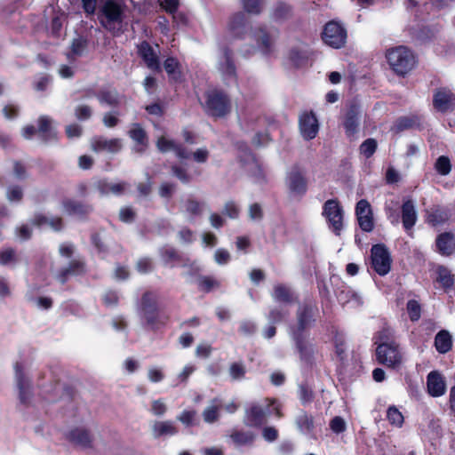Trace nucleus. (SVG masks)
I'll use <instances>...</instances> for the list:
<instances>
[{
  "label": "nucleus",
  "instance_id": "nucleus-1",
  "mask_svg": "<svg viewBox=\"0 0 455 455\" xmlns=\"http://www.w3.org/2000/svg\"><path fill=\"white\" fill-rule=\"evenodd\" d=\"M124 7L116 0H106L100 8L98 19L100 25L115 36L124 33Z\"/></svg>",
  "mask_w": 455,
  "mask_h": 455
},
{
  "label": "nucleus",
  "instance_id": "nucleus-2",
  "mask_svg": "<svg viewBox=\"0 0 455 455\" xmlns=\"http://www.w3.org/2000/svg\"><path fill=\"white\" fill-rule=\"evenodd\" d=\"M376 347V360L379 363L394 368L398 363V345L392 340L388 328H383L373 337Z\"/></svg>",
  "mask_w": 455,
  "mask_h": 455
},
{
  "label": "nucleus",
  "instance_id": "nucleus-3",
  "mask_svg": "<svg viewBox=\"0 0 455 455\" xmlns=\"http://www.w3.org/2000/svg\"><path fill=\"white\" fill-rule=\"evenodd\" d=\"M319 315L317 303L314 299H305L296 310V322L289 328L290 335L310 334Z\"/></svg>",
  "mask_w": 455,
  "mask_h": 455
},
{
  "label": "nucleus",
  "instance_id": "nucleus-4",
  "mask_svg": "<svg viewBox=\"0 0 455 455\" xmlns=\"http://www.w3.org/2000/svg\"><path fill=\"white\" fill-rule=\"evenodd\" d=\"M204 113L215 119L223 118L230 114L232 101L229 95L221 89H211L204 92V102L202 103Z\"/></svg>",
  "mask_w": 455,
  "mask_h": 455
},
{
  "label": "nucleus",
  "instance_id": "nucleus-5",
  "mask_svg": "<svg viewBox=\"0 0 455 455\" xmlns=\"http://www.w3.org/2000/svg\"><path fill=\"white\" fill-rule=\"evenodd\" d=\"M140 310L147 325L152 331H157L169 322V315L160 312L157 296L150 291H145L140 299Z\"/></svg>",
  "mask_w": 455,
  "mask_h": 455
},
{
  "label": "nucleus",
  "instance_id": "nucleus-6",
  "mask_svg": "<svg viewBox=\"0 0 455 455\" xmlns=\"http://www.w3.org/2000/svg\"><path fill=\"white\" fill-rule=\"evenodd\" d=\"M321 39L331 48L341 49L347 44V29L342 22L331 20L324 24L321 32Z\"/></svg>",
  "mask_w": 455,
  "mask_h": 455
},
{
  "label": "nucleus",
  "instance_id": "nucleus-7",
  "mask_svg": "<svg viewBox=\"0 0 455 455\" xmlns=\"http://www.w3.org/2000/svg\"><path fill=\"white\" fill-rule=\"evenodd\" d=\"M295 350L297 351L300 362L307 367L313 368L315 363V355L317 347L310 339V334L290 335Z\"/></svg>",
  "mask_w": 455,
  "mask_h": 455
},
{
  "label": "nucleus",
  "instance_id": "nucleus-8",
  "mask_svg": "<svg viewBox=\"0 0 455 455\" xmlns=\"http://www.w3.org/2000/svg\"><path fill=\"white\" fill-rule=\"evenodd\" d=\"M286 186L291 195L302 198L307 192L308 180L306 171L299 164L291 166L286 175Z\"/></svg>",
  "mask_w": 455,
  "mask_h": 455
},
{
  "label": "nucleus",
  "instance_id": "nucleus-9",
  "mask_svg": "<svg viewBox=\"0 0 455 455\" xmlns=\"http://www.w3.org/2000/svg\"><path fill=\"white\" fill-rule=\"evenodd\" d=\"M343 209L337 198L327 200L323 205V216L325 218L329 228L336 235H340L343 229Z\"/></svg>",
  "mask_w": 455,
  "mask_h": 455
},
{
  "label": "nucleus",
  "instance_id": "nucleus-10",
  "mask_svg": "<svg viewBox=\"0 0 455 455\" xmlns=\"http://www.w3.org/2000/svg\"><path fill=\"white\" fill-rule=\"evenodd\" d=\"M371 267L379 275L389 273L392 265L391 254L384 243L373 244L370 256Z\"/></svg>",
  "mask_w": 455,
  "mask_h": 455
},
{
  "label": "nucleus",
  "instance_id": "nucleus-11",
  "mask_svg": "<svg viewBox=\"0 0 455 455\" xmlns=\"http://www.w3.org/2000/svg\"><path fill=\"white\" fill-rule=\"evenodd\" d=\"M433 106L442 113L452 111L455 108V93L447 87L437 88L433 95Z\"/></svg>",
  "mask_w": 455,
  "mask_h": 455
},
{
  "label": "nucleus",
  "instance_id": "nucleus-12",
  "mask_svg": "<svg viewBox=\"0 0 455 455\" xmlns=\"http://www.w3.org/2000/svg\"><path fill=\"white\" fill-rule=\"evenodd\" d=\"M355 215L360 228L364 232H371L374 228V220L371 206L366 199H361L355 205Z\"/></svg>",
  "mask_w": 455,
  "mask_h": 455
},
{
  "label": "nucleus",
  "instance_id": "nucleus-13",
  "mask_svg": "<svg viewBox=\"0 0 455 455\" xmlns=\"http://www.w3.org/2000/svg\"><path fill=\"white\" fill-rule=\"evenodd\" d=\"M15 380L19 390V399L22 404H28L32 395L31 383L26 376L20 362L14 364Z\"/></svg>",
  "mask_w": 455,
  "mask_h": 455
},
{
  "label": "nucleus",
  "instance_id": "nucleus-14",
  "mask_svg": "<svg viewBox=\"0 0 455 455\" xmlns=\"http://www.w3.org/2000/svg\"><path fill=\"white\" fill-rule=\"evenodd\" d=\"M65 437L70 443L84 450L92 449L93 447V435L91 431L85 427H74L65 435Z\"/></svg>",
  "mask_w": 455,
  "mask_h": 455
},
{
  "label": "nucleus",
  "instance_id": "nucleus-15",
  "mask_svg": "<svg viewBox=\"0 0 455 455\" xmlns=\"http://www.w3.org/2000/svg\"><path fill=\"white\" fill-rule=\"evenodd\" d=\"M299 131L307 140L316 137L319 130L318 121L313 111H304L299 119Z\"/></svg>",
  "mask_w": 455,
  "mask_h": 455
},
{
  "label": "nucleus",
  "instance_id": "nucleus-16",
  "mask_svg": "<svg viewBox=\"0 0 455 455\" xmlns=\"http://www.w3.org/2000/svg\"><path fill=\"white\" fill-rule=\"evenodd\" d=\"M266 410L257 403H252L245 409L243 424L250 427L260 428L267 423Z\"/></svg>",
  "mask_w": 455,
  "mask_h": 455
},
{
  "label": "nucleus",
  "instance_id": "nucleus-17",
  "mask_svg": "<svg viewBox=\"0 0 455 455\" xmlns=\"http://www.w3.org/2000/svg\"><path fill=\"white\" fill-rule=\"evenodd\" d=\"M360 118V108L357 104H351L344 117L343 126L346 135L348 138L353 137L358 132Z\"/></svg>",
  "mask_w": 455,
  "mask_h": 455
},
{
  "label": "nucleus",
  "instance_id": "nucleus-18",
  "mask_svg": "<svg viewBox=\"0 0 455 455\" xmlns=\"http://www.w3.org/2000/svg\"><path fill=\"white\" fill-rule=\"evenodd\" d=\"M428 394L433 397H439L446 392V382L443 376L437 371H432L427 377Z\"/></svg>",
  "mask_w": 455,
  "mask_h": 455
},
{
  "label": "nucleus",
  "instance_id": "nucleus-19",
  "mask_svg": "<svg viewBox=\"0 0 455 455\" xmlns=\"http://www.w3.org/2000/svg\"><path fill=\"white\" fill-rule=\"evenodd\" d=\"M156 148L161 153L174 151L176 156L180 159H188L190 157V153L182 144L168 140L164 136L158 138Z\"/></svg>",
  "mask_w": 455,
  "mask_h": 455
},
{
  "label": "nucleus",
  "instance_id": "nucleus-20",
  "mask_svg": "<svg viewBox=\"0 0 455 455\" xmlns=\"http://www.w3.org/2000/svg\"><path fill=\"white\" fill-rule=\"evenodd\" d=\"M62 206L68 215H76L83 219H86L92 212L91 204L69 198L62 201Z\"/></svg>",
  "mask_w": 455,
  "mask_h": 455
},
{
  "label": "nucleus",
  "instance_id": "nucleus-21",
  "mask_svg": "<svg viewBox=\"0 0 455 455\" xmlns=\"http://www.w3.org/2000/svg\"><path fill=\"white\" fill-rule=\"evenodd\" d=\"M38 137L44 143L58 140V135L52 125V120L46 116H41L37 120Z\"/></svg>",
  "mask_w": 455,
  "mask_h": 455
},
{
  "label": "nucleus",
  "instance_id": "nucleus-22",
  "mask_svg": "<svg viewBox=\"0 0 455 455\" xmlns=\"http://www.w3.org/2000/svg\"><path fill=\"white\" fill-rule=\"evenodd\" d=\"M139 54L148 68L155 71H161L159 58L153 47L147 41H143L139 46Z\"/></svg>",
  "mask_w": 455,
  "mask_h": 455
},
{
  "label": "nucleus",
  "instance_id": "nucleus-23",
  "mask_svg": "<svg viewBox=\"0 0 455 455\" xmlns=\"http://www.w3.org/2000/svg\"><path fill=\"white\" fill-rule=\"evenodd\" d=\"M417 65L416 54L408 47L400 46V76L411 72Z\"/></svg>",
  "mask_w": 455,
  "mask_h": 455
},
{
  "label": "nucleus",
  "instance_id": "nucleus-24",
  "mask_svg": "<svg viewBox=\"0 0 455 455\" xmlns=\"http://www.w3.org/2000/svg\"><path fill=\"white\" fill-rule=\"evenodd\" d=\"M92 146L94 151H107L116 154L121 150L122 141L117 138L107 139L104 137H96L93 139Z\"/></svg>",
  "mask_w": 455,
  "mask_h": 455
},
{
  "label": "nucleus",
  "instance_id": "nucleus-25",
  "mask_svg": "<svg viewBox=\"0 0 455 455\" xmlns=\"http://www.w3.org/2000/svg\"><path fill=\"white\" fill-rule=\"evenodd\" d=\"M403 226L406 232L411 235V230L415 225L418 215L414 203L411 200L404 201L402 205Z\"/></svg>",
  "mask_w": 455,
  "mask_h": 455
},
{
  "label": "nucleus",
  "instance_id": "nucleus-26",
  "mask_svg": "<svg viewBox=\"0 0 455 455\" xmlns=\"http://www.w3.org/2000/svg\"><path fill=\"white\" fill-rule=\"evenodd\" d=\"M247 20L243 12L232 15L228 23V30L234 37L242 38L246 33Z\"/></svg>",
  "mask_w": 455,
  "mask_h": 455
},
{
  "label": "nucleus",
  "instance_id": "nucleus-27",
  "mask_svg": "<svg viewBox=\"0 0 455 455\" xmlns=\"http://www.w3.org/2000/svg\"><path fill=\"white\" fill-rule=\"evenodd\" d=\"M129 137L136 144V151L143 153L148 145V138L146 131L140 124H133L128 132Z\"/></svg>",
  "mask_w": 455,
  "mask_h": 455
},
{
  "label": "nucleus",
  "instance_id": "nucleus-28",
  "mask_svg": "<svg viewBox=\"0 0 455 455\" xmlns=\"http://www.w3.org/2000/svg\"><path fill=\"white\" fill-rule=\"evenodd\" d=\"M293 14V7L284 1L275 3L271 12V19L276 22L289 20Z\"/></svg>",
  "mask_w": 455,
  "mask_h": 455
},
{
  "label": "nucleus",
  "instance_id": "nucleus-29",
  "mask_svg": "<svg viewBox=\"0 0 455 455\" xmlns=\"http://www.w3.org/2000/svg\"><path fill=\"white\" fill-rule=\"evenodd\" d=\"M164 68L166 71L170 81L180 83L182 81V71L180 63L175 57H168L164 62Z\"/></svg>",
  "mask_w": 455,
  "mask_h": 455
},
{
  "label": "nucleus",
  "instance_id": "nucleus-30",
  "mask_svg": "<svg viewBox=\"0 0 455 455\" xmlns=\"http://www.w3.org/2000/svg\"><path fill=\"white\" fill-rule=\"evenodd\" d=\"M295 423L298 429L301 433L310 435L313 438L315 439V436L312 435L315 428V421L314 417L311 414H308L307 411H302L296 417Z\"/></svg>",
  "mask_w": 455,
  "mask_h": 455
},
{
  "label": "nucleus",
  "instance_id": "nucleus-31",
  "mask_svg": "<svg viewBox=\"0 0 455 455\" xmlns=\"http://www.w3.org/2000/svg\"><path fill=\"white\" fill-rule=\"evenodd\" d=\"M230 438L236 446H251L256 440V435L252 431L235 429Z\"/></svg>",
  "mask_w": 455,
  "mask_h": 455
},
{
  "label": "nucleus",
  "instance_id": "nucleus-32",
  "mask_svg": "<svg viewBox=\"0 0 455 455\" xmlns=\"http://www.w3.org/2000/svg\"><path fill=\"white\" fill-rule=\"evenodd\" d=\"M272 297L275 301L286 304H291L297 299L291 290L284 284L275 285Z\"/></svg>",
  "mask_w": 455,
  "mask_h": 455
},
{
  "label": "nucleus",
  "instance_id": "nucleus-33",
  "mask_svg": "<svg viewBox=\"0 0 455 455\" xmlns=\"http://www.w3.org/2000/svg\"><path fill=\"white\" fill-rule=\"evenodd\" d=\"M435 347L440 354L448 353L452 347V337L446 330H442L435 337Z\"/></svg>",
  "mask_w": 455,
  "mask_h": 455
},
{
  "label": "nucleus",
  "instance_id": "nucleus-34",
  "mask_svg": "<svg viewBox=\"0 0 455 455\" xmlns=\"http://www.w3.org/2000/svg\"><path fill=\"white\" fill-rule=\"evenodd\" d=\"M197 289L204 293H210L221 287V282L213 275H199L196 280Z\"/></svg>",
  "mask_w": 455,
  "mask_h": 455
},
{
  "label": "nucleus",
  "instance_id": "nucleus-35",
  "mask_svg": "<svg viewBox=\"0 0 455 455\" xmlns=\"http://www.w3.org/2000/svg\"><path fill=\"white\" fill-rule=\"evenodd\" d=\"M450 214L445 208L435 206L427 211V222L437 226L448 220Z\"/></svg>",
  "mask_w": 455,
  "mask_h": 455
},
{
  "label": "nucleus",
  "instance_id": "nucleus-36",
  "mask_svg": "<svg viewBox=\"0 0 455 455\" xmlns=\"http://www.w3.org/2000/svg\"><path fill=\"white\" fill-rule=\"evenodd\" d=\"M436 281L441 284V286L448 291L454 284V275L451 274V271L444 266H438L436 267Z\"/></svg>",
  "mask_w": 455,
  "mask_h": 455
},
{
  "label": "nucleus",
  "instance_id": "nucleus-37",
  "mask_svg": "<svg viewBox=\"0 0 455 455\" xmlns=\"http://www.w3.org/2000/svg\"><path fill=\"white\" fill-rule=\"evenodd\" d=\"M332 341L334 345L335 355L339 360L343 363L347 358L346 340L343 333L339 332L338 330L333 331Z\"/></svg>",
  "mask_w": 455,
  "mask_h": 455
},
{
  "label": "nucleus",
  "instance_id": "nucleus-38",
  "mask_svg": "<svg viewBox=\"0 0 455 455\" xmlns=\"http://www.w3.org/2000/svg\"><path fill=\"white\" fill-rule=\"evenodd\" d=\"M178 433L177 427L171 421H156L153 426V434L155 437L164 435H173Z\"/></svg>",
  "mask_w": 455,
  "mask_h": 455
},
{
  "label": "nucleus",
  "instance_id": "nucleus-39",
  "mask_svg": "<svg viewBox=\"0 0 455 455\" xmlns=\"http://www.w3.org/2000/svg\"><path fill=\"white\" fill-rule=\"evenodd\" d=\"M436 246L441 254L451 255L453 251L452 235L448 233L440 235L436 240Z\"/></svg>",
  "mask_w": 455,
  "mask_h": 455
},
{
  "label": "nucleus",
  "instance_id": "nucleus-40",
  "mask_svg": "<svg viewBox=\"0 0 455 455\" xmlns=\"http://www.w3.org/2000/svg\"><path fill=\"white\" fill-rule=\"evenodd\" d=\"M96 97L101 104H107L110 107H117L119 105V98L116 92L101 90L97 93Z\"/></svg>",
  "mask_w": 455,
  "mask_h": 455
},
{
  "label": "nucleus",
  "instance_id": "nucleus-41",
  "mask_svg": "<svg viewBox=\"0 0 455 455\" xmlns=\"http://www.w3.org/2000/svg\"><path fill=\"white\" fill-rule=\"evenodd\" d=\"M289 315L290 312L287 308L275 307L269 311L267 319L272 324L281 323L286 320Z\"/></svg>",
  "mask_w": 455,
  "mask_h": 455
},
{
  "label": "nucleus",
  "instance_id": "nucleus-42",
  "mask_svg": "<svg viewBox=\"0 0 455 455\" xmlns=\"http://www.w3.org/2000/svg\"><path fill=\"white\" fill-rule=\"evenodd\" d=\"M422 116L418 114H411L400 117V130L413 129L420 126Z\"/></svg>",
  "mask_w": 455,
  "mask_h": 455
},
{
  "label": "nucleus",
  "instance_id": "nucleus-43",
  "mask_svg": "<svg viewBox=\"0 0 455 455\" xmlns=\"http://www.w3.org/2000/svg\"><path fill=\"white\" fill-rule=\"evenodd\" d=\"M6 199L11 203H20L24 197L23 188L18 184L8 186L5 193Z\"/></svg>",
  "mask_w": 455,
  "mask_h": 455
},
{
  "label": "nucleus",
  "instance_id": "nucleus-44",
  "mask_svg": "<svg viewBox=\"0 0 455 455\" xmlns=\"http://www.w3.org/2000/svg\"><path fill=\"white\" fill-rule=\"evenodd\" d=\"M160 256L165 264H169L173 261H182L183 258L180 252L172 247L164 246L159 251Z\"/></svg>",
  "mask_w": 455,
  "mask_h": 455
},
{
  "label": "nucleus",
  "instance_id": "nucleus-45",
  "mask_svg": "<svg viewBox=\"0 0 455 455\" xmlns=\"http://www.w3.org/2000/svg\"><path fill=\"white\" fill-rule=\"evenodd\" d=\"M385 211L392 223L398 222V199L395 196L385 202Z\"/></svg>",
  "mask_w": 455,
  "mask_h": 455
},
{
  "label": "nucleus",
  "instance_id": "nucleus-46",
  "mask_svg": "<svg viewBox=\"0 0 455 455\" xmlns=\"http://www.w3.org/2000/svg\"><path fill=\"white\" fill-rule=\"evenodd\" d=\"M378 148V143L375 139L369 138L365 140L359 147V152L365 158L371 157Z\"/></svg>",
  "mask_w": 455,
  "mask_h": 455
},
{
  "label": "nucleus",
  "instance_id": "nucleus-47",
  "mask_svg": "<svg viewBox=\"0 0 455 455\" xmlns=\"http://www.w3.org/2000/svg\"><path fill=\"white\" fill-rule=\"evenodd\" d=\"M66 19V15L63 12H59L57 14H55L51 20L50 24V30L51 34L55 36L59 37L60 36V31L62 29L63 22Z\"/></svg>",
  "mask_w": 455,
  "mask_h": 455
},
{
  "label": "nucleus",
  "instance_id": "nucleus-48",
  "mask_svg": "<svg viewBox=\"0 0 455 455\" xmlns=\"http://www.w3.org/2000/svg\"><path fill=\"white\" fill-rule=\"evenodd\" d=\"M204 204L194 199L188 198L185 202V210L191 217H197L203 213Z\"/></svg>",
  "mask_w": 455,
  "mask_h": 455
},
{
  "label": "nucleus",
  "instance_id": "nucleus-49",
  "mask_svg": "<svg viewBox=\"0 0 455 455\" xmlns=\"http://www.w3.org/2000/svg\"><path fill=\"white\" fill-rule=\"evenodd\" d=\"M74 276L83 275L86 273V263L84 259H75L65 267Z\"/></svg>",
  "mask_w": 455,
  "mask_h": 455
},
{
  "label": "nucleus",
  "instance_id": "nucleus-50",
  "mask_svg": "<svg viewBox=\"0 0 455 455\" xmlns=\"http://www.w3.org/2000/svg\"><path fill=\"white\" fill-rule=\"evenodd\" d=\"M299 398L303 405L313 402L315 394L307 384L302 383L299 386Z\"/></svg>",
  "mask_w": 455,
  "mask_h": 455
},
{
  "label": "nucleus",
  "instance_id": "nucleus-51",
  "mask_svg": "<svg viewBox=\"0 0 455 455\" xmlns=\"http://www.w3.org/2000/svg\"><path fill=\"white\" fill-rule=\"evenodd\" d=\"M386 59L390 69L395 75H398V46L387 50Z\"/></svg>",
  "mask_w": 455,
  "mask_h": 455
},
{
  "label": "nucleus",
  "instance_id": "nucleus-52",
  "mask_svg": "<svg viewBox=\"0 0 455 455\" xmlns=\"http://www.w3.org/2000/svg\"><path fill=\"white\" fill-rule=\"evenodd\" d=\"M244 11L250 14L259 15L262 12L263 0H242Z\"/></svg>",
  "mask_w": 455,
  "mask_h": 455
},
{
  "label": "nucleus",
  "instance_id": "nucleus-53",
  "mask_svg": "<svg viewBox=\"0 0 455 455\" xmlns=\"http://www.w3.org/2000/svg\"><path fill=\"white\" fill-rule=\"evenodd\" d=\"M260 36L257 39V43L264 54H269L271 52L270 36L265 28H259Z\"/></svg>",
  "mask_w": 455,
  "mask_h": 455
},
{
  "label": "nucleus",
  "instance_id": "nucleus-54",
  "mask_svg": "<svg viewBox=\"0 0 455 455\" xmlns=\"http://www.w3.org/2000/svg\"><path fill=\"white\" fill-rule=\"evenodd\" d=\"M246 373L245 366L241 362H234L229 366V374L233 380H240Z\"/></svg>",
  "mask_w": 455,
  "mask_h": 455
},
{
  "label": "nucleus",
  "instance_id": "nucleus-55",
  "mask_svg": "<svg viewBox=\"0 0 455 455\" xmlns=\"http://www.w3.org/2000/svg\"><path fill=\"white\" fill-rule=\"evenodd\" d=\"M88 41L83 36L74 38L71 44V54L74 56H81L87 48Z\"/></svg>",
  "mask_w": 455,
  "mask_h": 455
},
{
  "label": "nucleus",
  "instance_id": "nucleus-56",
  "mask_svg": "<svg viewBox=\"0 0 455 455\" xmlns=\"http://www.w3.org/2000/svg\"><path fill=\"white\" fill-rule=\"evenodd\" d=\"M224 58V67L226 74L231 76H235L236 74V68L233 60V52L229 48H225Z\"/></svg>",
  "mask_w": 455,
  "mask_h": 455
},
{
  "label": "nucleus",
  "instance_id": "nucleus-57",
  "mask_svg": "<svg viewBox=\"0 0 455 455\" xmlns=\"http://www.w3.org/2000/svg\"><path fill=\"white\" fill-rule=\"evenodd\" d=\"M289 59L297 68L301 67L307 61L306 53L298 48L291 49L289 52Z\"/></svg>",
  "mask_w": 455,
  "mask_h": 455
},
{
  "label": "nucleus",
  "instance_id": "nucleus-58",
  "mask_svg": "<svg viewBox=\"0 0 455 455\" xmlns=\"http://www.w3.org/2000/svg\"><path fill=\"white\" fill-rule=\"evenodd\" d=\"M407 313L410 317V319L412 322H416L420 318L421 315V307L420 304L415 300L411 299L408 301L406 306Z\"/></svg>",
  "mask_w": 455,
  "mask_h": 455
},
{
  "label": "nucleus",
  "instance_id": "nucleus-59",
  "mask_svg": "<svg viewBox=\"0 0 455 455\" xmlns=\"http://www.w3.org/2000/svg\"><path fill=\"white\" fill-rule=\"evenodd\" d=\"M16 261L17 256L14 249L6 248L0 251V265L6 266Z\"/></svg>",
  "mask_w": 455,
  "mask_h": 455
},
{
  "label": "nucleus",
  "instance_id": "nucleus-60",
  "mask_svg": "<svg viewBox=\"0 0 455 455\" xmlns=\"http://www.w3.org/2000/svg\"><path fill=\"white\" fill-rule=\"evenodd\" d=\"M222 213L230 219H237L240 214V208L234 201H228L223 208Z\"/></svg>",
  "mask_w": 455,
  "mask_h": 455
},
{
  "label": "nucleus",
  "instance_id": "nucleus-61",
  "mask_svg": "<svg viewBox=\"0 0 455 455\" xmlns=\"http://www.w3.org/2000/svg\"><path fill=\"white\" fill-rule=\"evenodd\" d=\"M136 219L135 211L129 206H125L120 209L119 220L124 223H132Z\"/></svg>",
  "mask_w": 455,
  "mask_h": 455
},
{
  "label": "nucleus",
  "instance_id": "nucleus-62",
  "mask_svg": "<svg viewBox=\"0 0 455 455\" xmlns=\"http://www.w3.org/2000/svg\"><path fill=\"white\" fill-rule=\"evenodd\" d=\"M451 163L448 157L440 156L435 163V169L441 175H447L451 172Z\"/></svg>",
  "mask_w": 455,
  "mask_h": 455
},
{
  "label": "nucleus",
  "instance_id": "nucleus-63",
  "mask_svg": "<svg viewBox=\"0 0 455 455\" xmlns=\"http://www.w3.org/2000/svg\"><path fill=\"white\" fill-rule=\"evenodd\" d=\"M136 269L140 274L151 272L153 270L152 259L148 257L140 258L136 264Z\"/></svg>",
  "mask_w": 455,
  "mask_h": 455
},
{
  "label": "nucleus",
  "instance_id": "nucleus-64",
  "mask_svg": "<svg viewBox=\"0 0 455 455\" xmlns=\"http://www.w3.org/2000/svg\"><path fill=\"white\" fill-rule=\"evenodd\" d=\"M196 415V411L185 410L178 416L177 419L186 427H191L194 425Z\"/></svg>",
  "mask_w": 455,
  "mask_h": 455
}]
</instances>
